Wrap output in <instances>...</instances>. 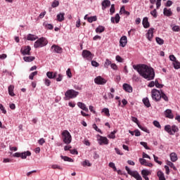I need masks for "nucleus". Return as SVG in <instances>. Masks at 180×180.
Returning a JSON list of instances; mask_svg holds the SVG:
<instances>
[{
  "mask_svg": "<svg viewBox=\"0 0 180 180\" xmlns=\"http://www.w3.org/2000/svg\"><path fill=\"white\" fill-rule=\"evenodd\" d=\"M141 146H143L146 150H150V148L147 146V142H140Z\"/></svg>",
  "mask_w": 180,
  "mask_h": 180,
  "instance_id": "864d4df0",
  "label": "nucleus"
},
{
  "mask_svg": "<svg viewBox=\"0 0 180 180\" xmlns=\"http://www.w3.org/2000/svg\"><path fill=\"white\" fill-rule=\"evenodd\" d=\"M101 112L102 113H105V116H107L108 117L110 116V113L109 112V108H104Z\"/></svg>",
  "mask_w": 180,
  "mask_h": 180,
  "instance_id": "4c0bfd02",
  "label": "nucleus"
},
{
  "mask_svg": "<svg viewBox=\"0 0 180 180\" xmlns=\"http://www.w3.org/2000/svg\"><path fill=\"white\" fill-rule=\"evenodd\" d=\"M165 131H167V133H169L171 136H174V133H172V127L169 124L165 126Z\"/></svg>",
  "mask_w": 180,
  "mask_h": 180,
  "instance_id": "c85d7f7f",
  "label": "nucleus"
},
{
  "mask_svg": "<svg viewBox=\"0 0 180 180\" xmlns=\"http://www.w3.org/2000/svg\"><path fill=\"white\" fill-rule=\"evenodd\" d=\"M139 162L142 165H145V167H153L152 163L147 162V160L143 158H139Z\"/></svg>",
  "mask_w": 180,
  "mask_h": 180,
  "instance_id": "412c9836",
  "label": "nucleus"
},
{
  "mask_svg": "<svg viewBox=\"0 0 180 180\" xmlns=\"http://www.w3.org/2000/svg\"><path fill=\"white\" fill-rule=\"evenodd\" d=\"M98 20V18L96 15L91 16L87 18V21L89 23H92V22H96Z\"/></svg>",
  "mask_w": 180,
  "mask_h": 180,
  "instance_id": "473e14b6",
  "label": "nucleus"
},
{
  "mask_svg": "<svg viewBox=\"0 0 180 180\" xmlns=\"http://www.w3.org/2000/svg\"><path fill=\"white\" fill-rule=\"evenodd\" d=\"M172 30H173V32H180L179 26H178V25L173 26Z\"/></svg>",
  "mask_w": 180,
  "mask_h": 180,
  "instance_id": "bf43d9fd",
  "label": "nucleus"
},
{
  "mask_svg": "<svg viewBox=\"0 0 180 180\" xmlns=\"http://www.w3.org/2000/svg\"><path fill=\"white\" fill-rule=\"evenodd\" d=\"M161 98L163 99L165 102H168L169 99H168V96H167L166 94H165L164 92H162L160 94Z\"/></svg>",
  "mask_w": 180,
  "mask_h": 180,
  "instance_id": "58836bf2",
  "label": "nucleus"
},
{
  "mask_svg": "<svg viewBox=\"0 0 180 180\" xmlns=\"http://www.w3.org/2000/svg\"><path fill=\"white\" fill-rule=\"evenodd\" d=\"M162 90L153 89L151 90V98L155 102H160L161 101V94Z\"/></svg>",
  "mask_w": 180,
  "mask_h": 180,
  "instance_id": "f03ea898",
  "label": "nucleus"
},
{
  "mask_svg": "<svg viewBox=\"0 0 180 180\" xmlns=\"http://www.w3.org/2000/svg\"><path fill=\"white\" fill-rule=\"evenodd\" d=\"M70 151L73 155H78V150L77 149L70 150Z\"/></svg>",
  "mask_w": 180,
  "mask_h": 180,
  "instance_id": "338daca9",
  "label": "nucleus"
},
{
  "mask_svg": "<svg viewBox=\"0 0 180 180\" xmlns=\"http://www.w3.org/2000/svg\"><path fill=\"white\" fill-rule=\"evenodd\" d=\"M91 65L93 67H99V64L95 60H91Z\"/></svg>",
  "mask_w": 180,
  "mask_h": 180,
  "instance_id": "774afa93",
  "label": "nucleus"
},
{
  "mask_svg": "<svg viewBox=\"0 0 180 180\" xmlns=\"http://www.w3.org/2000/svg\"><path fill=\"white\" fill-rule=\"evenodd\" d=\"M8 94L10 95V96H15V93H13V90L15 89V86L13 85H10L8 86Z\"/></svg>",
  "mask_w": 180,
  "mask_h": 180,
  "instance_id": "c756f323",
  "label": "nucleus"
},
{
  "mask_svg": "<svg viewBox=\"0 0 180 180\" xmlns=\"http://www.w3.org/2000/svg\"><path fill=\"white\" fill-rule=\"evenodd\" d=\"M163 14L165 16H172V11H171V8H165L163 10Z\"/></svg>",
  "mask_w": 180,
  "mask_h": 180,
  "instance_id": "393cba45",
  "label": "nucleus"
},
{
  "mask_svg": "<svg viewBox=\"0 0 180 180\" xmlns=\"http://www.w3.org/2000/svg\"><path fill=\"white\" fill-rule=\"evenodd\" d=\"M125 169L127 172V174H129V175H131V176H133L134 178H135V179H136V180H143V178L141 177L140 174H139V172L132 171L127 166L125 167Z\"/></svg>",
  "mask_w": 180,
  "mask_h": 180,
  "instance_id": "39448f33",
  "label": "nucleus"
},
{
  "mask_svg": "<svg viewBox=\"0 0 180 180\" xmlns=\"http://www.w3.org/2000/svg\"><path fill=\"white\" fill-rule=\"evenodd\" d=\"M47 44H49V41H47V39L41 37L34 42V49H40L47 46Z\"/></svg>",
  "mask_w": 180,
  "mask_h": 180,
  "instance_id": "7ed1b4c3",
  "label": "nucleus"
},
{
  "mask_svg": "<svg viewBox=\"0 0 180 180\" xmlns=\"http://www.w3.org/2000/svg\"><path fill=\"white\" fill-rule=\"evenodd\" d=\"M82 57L83 58H86V60L91 61V60L94 58V54H92V53L88 50H84L82 51Z\"/></svg>",
  "mask_w": 180,
  "mask_h": 180,
  "instance_id": "1a4fd4ad",
  "label": "nucleus"
},
{
  "mask_svg": "<svg viewBox=\"0 0 180 180\" xmlns=\"http://www.w3.org/2000/svg\"><path fill=\"white\" fill-rule=\"evenodd\" d=\"M153 124L155 127H158V129H161V124H160V122L158 121H153Z\"/></svg>",
  "mask_w": 180,
  "mask_h": 180,
  "instance_id": "5fc2aeb1",
  "label": "nucleus"
},
{
  "mask_svg": "<svg viewBox=\"0 0 180 180\" xmlns=\"http://www.w3.org/2000/svg\"><path fill=\"white\" fill-rule=\"evenodd\" d=\"M155 40L158 44H160V46H162V44H164V39L158 37L155 38Z\"/></svg>",
  "mask_w": 180,
  "mask_h": 180,
  "instance_id": "a19ab883",
  "label": "nucleus"
},
{
  "mask_svg": "<svg viewBox=\"0 0 180 180\" xmlns=\"http://www.w3.org/2000/svg\"><path fill=\"white\" fill-rule=\"evenodd\" d=\"M92 127L93 129H94V130H96V131H98V133H101L102 131L99 128H98V126L96 125V124H94L92 125Z\"/></svg>",
  "mask_w": 180,
  "mask_h": 180,
  "instance_id": "6e6d98bb",
  "label": "nucleus"
},
{
  "mask_svg": "<svg viewBox=\"0 0 180 180\" xmlns=\"http://www.w3.org/2000/svg\"><path fill=\"white\" fill-rule=\"evenodd\" d=\"M142 25L145 29H148L150 27V22H148V18L145 17L143 19Z\"/></svg>",
  "mask_w": 180,
  "mask_h": 180,
  "instance_id": "f3484780",
  "label": "nucleus"
},
{
  "mask_svg": "<svg viewBox=\"0 0 180 180\" xmlns=\"http://www.w3.org/2000/svg\"><path fill=\"white\" fill-rule=\"evenodd\" d=\"M37 39H39V37L34 34H29L27 36V39L30 41H34V40H37Z\"/></svg>",
  "mask_w": 180,
  "mask_h": 180,
  "instance_id": "b1692460",
  "label": "nucleus"
},
{
  "mask_svg": "<svg viewBox=\"0 0 180 180\" xmlns=\"http://www.w3.org/2000/svg\"><path fill=\"white\" fill-rule=\"evenodd\" d=\"M122 88L125 92H128L129 94H131L133 92V87L129 84L124 83L122 85Z\"/></svg>",
  "mask_w": 180,
  "mask_h": 180,
  "instance_id": "4468645a",
  "label": "nucleus"
},
{
  "mask_svg": "<svg viewBox=\"0 0 180 180\" xmlns=\"http://www.w3.org/2000/svg\"><path fill=\"white\" fill-rule=\"evenodd\" d=\"M78 95H79V92L74 89H69L65 93V96L69 98V99H74V98H77Z\"/></svg>",
  "mask_w": 180,
  "mask_h": 180,
  "instance_id": "423d86ee",
  "label": "nucleus"
},
{
  "mask_svg": "<svg viewBox=\"0 0 180 180\" xmlns=\"http://www.w3.org/2000/svg\"><path fill=\"white\" fill-rule=\"evenodd\" d=\"M51 168L53 169H63V167L58 165H51Z\"/></svg>",
  "mask_w": 180,
  "mask_h": 180,
  "instance_id": "de8ad7c7",
  "label": "nucleus"
},
{
  "mask_svg": "<svg viewBox=\"0 0 180 180\" xmlns=\"http://www.w3.org/2000/svg\"><path fill=\"white\" fill-rule=\"evenodd\" d=\"M94 82L96 84V85H105L107 81L103 77L98 76L94 79Z\"/></svg>",
  "mask_w": 180,
  "mask_h": 180,
  "instance_id": "9d476101",
  "label": "nucleus"
},
{
  "mask_svg": "<svg viewBox=\"0 0 180 180\" xmlns=\"http://www.w3.org/2000/svg\"><path fill=\"white\" fill-rule=\"evenodd\" d=\"M46 77H48L49 79H54L57 77V72H47Z\"/></svg>",
  "mask_w": 180,
  "mask_h": 180,
  "instance_id": "5701e85b",
  "label": "nucleus"
},
{
  "mask_svg": "<svg viewBox=\"0 0 180 180\" xmlns=\"http://www.w3.org/2000/svg\"><path fill=\"white\" fill-rule=\"evenodd\" d=\"M165 115L168 119H174V115L172 114V110L167 109L165 111Z\"/></svg>",
  "mask_w": 180,
  "mask_h": 180,
  "instance_id": "aec40b11",
  "label": "nucleus"
},
{
  "mask_svg": "<svg viewBox=\"0 0 180 180\" xmlns=\"http://www.w3.org/2000/svg\"><path fill=\"white\" fill-rule=\"evenodd\" d=\"M32 155V153L30 151L27 150L26 152H22V153H15L13 155V157H16L17 158H22V160H26L27 157H30Z\"/></svg>",
  "mask_w": 180,
  "mask_h": 180,
  "instance_id": "0eeeda50",
  "label": "nucleus"
},
{
  "mask_svg": "<svg viewBox=\"0 0 180 180\" xmlns=\"http://www.w3.org/2000/svg\"><path fill=\"white\" fill-rule=\"evenodd\" d=\"M179 131V129L176 125H173L172 127V133H173V135L175 134V133H177V131Z\"/></svg>",
  "mask_w": 180,
  "mask_h": 180,
  "instance_id": "37998d69",
  "label": "nucleus"
},
{
  "mask_svg": "<svg viewBox=\"0 0 180 180\" xmlns=\"http://www.w3.org/2000/svg\"><path fill=\"white\" fill-rule=\"evenodd\" d=\"M56 81L57 82H61V81H63V75L59 74L56 78Z\"/></svg>",
  "mask_w": 180,
  "mask_h": 180,
  "instance_id": "e2e57ef3",
  "label": "nucleus"
},
{
  "mask_svg": "<svg viewBox=\"0 0 180 180\" xmlns=\"http://www.w3.org/2000/svg\"><path fill=\"white\" fill-rule=\"evenodd\" d=\"M44 84L46 86H50V84H51V82L49 79H44Z\"/></svg>",
  "mask_w": 180,
  "mask_h": 180,
  "instance_id": "13d9d810",
  "label": "nucleus"
},
{
  "mask_svg": "<svg viewBox=\"0 0 180 180\" xmlns=\"http://www.w3.org/2000/svg\"><path fill=\"white\" fill-rule=\"evenodd\" d=\"M34 56H24L23 60L25 61V63H32V61H34L35 60Z\"/></svg>",
  "mask_w": 180,
  "mask_h": 180,
  "instance_id": "bb28decb",
  "label": "nucleus"
},
{
  "mask_svg": "<svg viewBox=\"0 0 180 180\" xmlns=\"http://www.w3.org/2000/svg\"><path fill=\"white\" fill-rule=\"evenodd\" d=\"M82 167H91L92 164L88 160H85L84 162H82Z\"/></svg>",
  "mask_w": 180,
  "mask_h": 180,
  "instance_id": "e433bc0d",
  "label": "nucleus"
},
{
  "mask_svg": "<svg viewBox=\"0 0 180 180\" xmlns=\"http://www.w3.org/2000/svg\"><path fill=\"white\" fill-rule=\"evenodd\" d=\"M153 158H154L155 162H156L157 164H159V165H162V162L158 160V157L155 156V155H153Z\"/></svg>",
  "mask_w": 180,
  "mask_h": 180,
  "instance_id": "09e8293b",
  "label": "nucleus"
},
{
  "mask_svg": "<svg viewBox=\"0 0 180 180\" xmlns=\"http://www.w3.org/2000/svg\"><path fill=\"white\" fill-rule=\"evenodd\" d=\"M51 50H52V53H56L57 54H61L63 53V48L56 44L51 47Z\"/></svg>",
  "mask_w": 180,
  "mask_h": 180,
  "instance_id": "9b49d317",
  "label": "nucleus"
},
{
  "mask_svg": "<svg viewBox=\"0 0 180 180\" xmlns=\"http://www.w3.org/2000/svg\"><path fill=\"white\" fill-rule=\"evenodd\" d=\"M146 37L148 40H149V41H151V40H153V38L154 37V28L149 29L146 34Z\"/></svg>",
  "mask_w": 180,
  "mask_h": 180,
  "instance_id": "ddd939ff",
  "label": "nucleus"
},
{
  "mask_svg": "<svg viewBox=\"0 0 180 180\" xmlns=\"http://www.w3.org/2000/svg\"><path fill=\"white\" fill-rule=\"evenodd\" d=\"M102 9L103 11H105V9H106V8L110 6V1L109 0H104L102 4Z\"/></svg>",
  "mask_w": 180,
  "mask_h": 180,
  "instance_id": "4be33fe9",
  "label": "nucleus"
},
{
  "mask_svg": "<svg viewBox=\"0 0 180 180\" xmlns=\"http://www.w3.org/2000/svg\"><path fill=\"white\" fill-rule=\"evenodd\" d=\"M115 60L116 61H117L118 63H123V59L120 57V56L117 55L115 57Z\"/></svg>",
  "mask_w": 180,
  "mask_h": 180,
  "instance_id": "052dcab7",
  "label": "nucleus"
},
{
  "mask_svg": "<svg viewBox=\"0 0 180 180\" xmlns=\"http://www.w3.org/2000/svg\"><path fill=\"white\" fill-rule=\"evenodd\" d=\"M64 16H65V13H60L59 14H58L56 16L58 22H63V20H65Z\"/></svg>",
  "mask_w": 180,
  "mask_h": 180,
  "instance_id": "cd10ccee",
  "label": "nucleus"
},
{
  "mask_svg": "<svg viewBox=\"0 0 180 180\" xmlns=\"http://www.w3.org/2000/svg\"><path fill=\"white\" fill-rule=\"evenodd\" d=\"M105 32V27L102 25H99L96 29V33H103Z\"/></svg>",
  "mask_w": 180,
  "mask_h": 180,
  "instance_id": "2f4dec72",
  "label": "nucleus"
},
{
  "mask_svg": "<svg viewBox=\"0 0 180 180\" xmlns=\"http://www.w3.org/2000/svg\"><path fill=\"white\" fill-rule=\"evenodd\" d=\"M60 158L61 160H63V161H67L68 162H74V160L68 156L60 155Z\"/></svg>",
  "mask_w": 180,
  "mask_h": 180,
  "instance_id": "7c9ffc66",
  "label": "nucleus"
},
{
  "mask_svg": "<svg viewBox=\"0 0 180 180\" xmlns=\"http://www.w3.org/2000/svg\"><path fill=\"white\" fill-rule=\"evenodd\" d=\"M150 15H152V16H153V18H157V10L154 9L153 11H152L150 12Z\"/></svg>",
  "mask_w": 180,
  "mask_h": 180,
  "instance_id": "69168bd1",
  "label": "nucleus"
},
{
  "mask_svg": "<svg viewBox=\"0 0 180 180\" xmlns=\"http://www.w3.org/2000/svg\"><path fill=\"white\" fill-rule=\"evenodd\" d=\"M97 141L99 144V146H108L109 144V140L106 136H102L101 135H98L97 136Z\"/></svg>",
  "mask_w": 180,
  "mask_h": 180,
  "instance_id": "6e6552de",
  "label": "nucleus"
},
{
  "mask_svg": "<svg viewBox=\"0 0 180 180\" xmlns=\"http://www.w3.org/2000/svg\"><path fill=\"white\" fill-rule=\"evenodd\" d=\"M150 174V171L147 169H143L141 171V175L145 180H149L148 175Z\"/></svg>",
  "mask_w": 180,
  "mask_h": 180,
  "instance_id": "a211bd4d",
  "label": "nucleus"
},
{
  "mask_svg": "<svg viewBox=\"0 0 180 180\" xmlns=\"http://www.w3.org/2000/svg\"><path fill=\"white\" fill-rule=\"evenodd\" d=\"M143 103H144L145 106H146V108H150V106H151L150 100H148V98L147 97L143 99Z\"/></svg>",
  "mask_w": 180,
  "mask_h": 180,
  "instance_id": "72a5a7b5",
  "label": "nucleus"
},
{
  "mask_svg": "<svg viewBox=\"0 0 180 180\" xmlns=\"http://www.w3.org/2000/svg\"><path fill=\"white\" fill-rule=\"evenodd\" d=\"M174 68H175V70H179V68H180V63L178 62L177 60H176L174 63Z\"/></svg>",
  "mask_w": 180,
  "mask_h": 180,
  "instance_id": "8fccbe9b",
  "label": "nucleus"
},
{
  "mask_svg": "<svg viewBox=\"0 0 180 180\" xmlns=\"http://www.w3.org/2000/svg\"><path fill=\"white\" fill-rule=\"evenodd\" d=\"M169 158L172 162H176V161H178V155L175 152L170 153Z\"/></svg>",
  "mask_w": 180,
  "mask_h": 180,
  "instance_id": "dca6fc26",
  "label": "nucleus"
},
{
  "mask_svg": "<svg viewBox=\"0 0 180 180\" xmlns=\"http://www.w3.org/2000/svg\"><path fill=\"white\" fill-rule=\"evenodd\" d=\"M167 164L169 167H170V168H172L174 171H176V167H175V165H174L172 162L168 161Z\"/></svg>",
  "mask_w": 180,
  "mask_h": 180,
  "instance_id": "79ce46f5",
  "label": "nucleus"
},
{
  "mask_svg": "<svg viewBox=\"0 0 180 180\" xmlns=\"http://www.w3.org/2000/svg\"><path fill=\"white\" fill-rule=\"evenodd\" d=\"M43 26H44V27H46V29H49V30H53V25L51 24H49L47 22H44L43 23Z\"/></svg>",
  "mask_w": 180,
  "mask_h": 180,
  "instance_id": "c9c22d12",
  "label": "nucleus"
},
{
  "mask_svg": "<svg viewBox=\"0 0 180 180\" xmlns=\"http://www.w3.org/2000/svg\"><path fill=\"white\" fill-rule=\"evenodd\" d=\"M155 86H156V88H162V86H164V85L160 84L158 80L155 81Z\"/></svg>",
  "mask_w": 180,
  "mask_h": 180,
  "instance_id": "680f3d73",
  "label": "nucleus"
},
{
  "mask_svg": "<svg viewBox=\"0 0 180 180\" xmlns=\"http://www.w3.org/2000/svg\"><path fill=\"white\" fill-rule=\"evenodd\" d=\"M62 139L65 144H70L71 141H72V136H71V134L68 130H64L62 132Z\"/></svg>",
  "mask_w": 180,
  "mask_h": 180,
  "instance_id": "20e7f679",
  "label": "nucleus"
},
{
  "mask_svg": "<svg viewBox=\"0 0 180 180\" xmlns=\"http://www.w3.org/2000/svg\"><path fill=\"white\" fill-rule=\"evenodd\" d=\"M115 133H117V131H112L109 135H108V139H116V135Z\"/></svg>",
  "mask_w": 180,
  "mask_h": 180,
  "instance_id": "a18cd8bd",
  "label": "nucleus"
},
{
  "mask_svg": "<svg viewBox=\"0 0 180 180\" xmlns=\"http://www.w3.org/2000/svg\"><path fill=\"white\" fill-rule=\"evenodd\" d=\"M77 106L82 110H84V112H89L88 108L86 107V105L82 102H78Z\"/></svg>",
  "mask_w": 180,
  "mask_h": 180,
  "instance_id": "6ab92c4d",
  "label": "nucleus"
},
{
  "mask_svg": "<svg viewBox=\"0 0 180 180\" xmlns=\"http://www.w3.org/2000/svg\"><path fill=\"white\" fill-rule=\"evenodd\" d=\"M109 65H112V61H110L109 59H106L104 63L105 68H108Z\"/></svg>",
  "mask_w": 180,
  "mask_h": 180,
  "instance_id": "c03bdc74",
  "label": "nucleus"
},
{
  "mask_svg": "<svg viewBox=\"0 0 180 180\" xmlns=\"http://www.w3.org/2000/svg\"><path fill=\"white\" fill-rule=\"evenodd\" d=\"M126 44H127V37L124 35L120 39V47H126Z\"/></svg>",
  "mask_w": 180,
  "mask_h": 180,
  "instance_id": "2eb2a0df",
  "label": "nucleus"
},
{
  "mask_svg": "<svg viewBox=\"0 0 180 180\" xmlns=\"http://www.w3.org/2000/svg\"><path fill=\"white\" fill-rule=\"evenodd\" d=\"M115 13V4H112L110 8V14L113 15Z\"/></svg>",
  "mask_w": 180,
  "mask_h": 180,
  "instance_id": "4d7b16f0",
  "label": "nucleus"
},
{
  "mask_svg": "<svg viewBox=\"0 0 180 180\" xmlns=\"http://www.w3.org/2000/svg\"><path fill=\"white\" fill-rule=\"evenodd\" d=\"M44 143H46V139H44V138H41L38 140V144H39V146H43Z\"/></svg>",
  "mask_w": 180,
  "mask_h": 180,
  "instance_id": "3c124183",
  "label": "nucleus"
},
{
  "mask_svg": "<svg viewBox=\"0 0 180 180\" xmlns=\"http://www.w3.org/2000/svg\"><path fill=\"white\" fill-rule=\"evenodd\" d=\"M58 5H60V2H58V1H57V0H54L52 2L51 6H52V8H57V6H58Z\"/></svg>",
  "mask_w": 180,
  "mask_h": 180,
  "instance_id": "49530a36",
  "label": "nucleus"
},
{
  "mask_svg": "<svg viewBox=\"0 0 180 180\" xmlns=\"http://www.w3.org/2000/svg\"><path fill=\"white\" fill-rule=\"evenodd\" d=\"M32 50V48L30 46H25L24 49H20V53L22 54V56H30V51Z\"/></svg>",
  "mask_w": 180,
  "mask_h": 180,
  "instance_id": "f8f14e48",
  "label": "nucleus"
},
{
  "mask_svg": "<svg viewBox=\"0 0 180 180\" xmlns=\"http://www.w3.org/2000/svg\"><path fill=\"white\" fill-rule=\"evenodd\" d=\"M138 127H139V129L142 130V131H145V133H150V130H148L146 127L138 124Z\"/></svg>",
  "mask_w": 180,
  "mask_h": 180,
  "instance_id": "ea45409f",
  "label": "nucleus"
},
{
  "mask_svg": "<svg viewBox=\"0 0 180 180\" xmlns=\"http://www.w3.org/2000/svg\"><path fill=\"white\" fill-rule=\"evenodd\" d=\"M115 23H119V22H120V15H119V13H117L115 17L111 18L112 23H115Z\"/></svg>",
  "mask_w": 180,
  "mask_h": 180,
  "instance_id": "a878e982",
  "label": "nucleus"
},
{
  "mask_svg": "<svg viewBox=\"0 0 180 180\" xmlns=\"http://www.w3.org/2000/svg\"><path fill=\"white\" fill-rule=\"evenodd\" d=\"M66 75H68V78H72V73L71 72V69L68 68L67 70Z\"/></svg>",
  "mask_w": 180,
  "mask_h": 180,
  "instance_id": "603ef678",
  "label": "nucleus"
},
{
  "mask_svg": "<svg viewBox=\"0 0 180 180\" xmlns=\"http://www.w3.org/2000/svg\"><path fill=\"white\" fill-rule=\"evenodd\" d=\"M158 176L159 178V180H165V176L164 175V173L161 171L158 172Z\"/></svg>",
  "mask_w": 180,
  "mask_h": 180,
  "instance_id": "f704fd0d",
  "label": "nucleus"
},
{
  "mask_svg": "<svg viewBox=\"0 0 180 180\" xmlns=\"http://www.w3.org/2000/svg\"><path fill=\"white\" fill-rule=\"evenodd\" d=\"M0 110H1L2 113L6 115V110H5V107L2 104H0Z\"/></svg>",
  "mask_w": 180,
  "mask_h": 180,
  "instance_id": "0e129e2a",
  "label": "nucleus"
},
{
  "mask_svg": "<svg viewBox=\"0 0 180 180\" xmlns=\"http://www.w3.org/2000/svg\"><path fill=\"white\" fill-rule=\"evenodd\" d=\"M133 68L139 72L141 77H143V78L148 81H151L155 77L154 69L151 67H148L147 65H134Z\"/></svg>",
  "mask_w": 180,
  "mask_h": 180,
  "instance_id": "f257e3e1",
  "label": "nucleus"
}]
</instances>
